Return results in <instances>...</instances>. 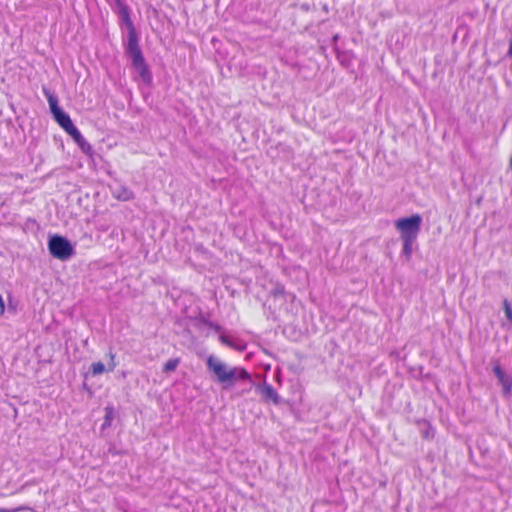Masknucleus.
I'll use <instances>...</instances> for the list:
<instances>
[{
    "label": "nucleus",
    "mask_w": 512,
    "mask_h": 512,
    "mask_svg": "<svg viewBox=\"0 0 512 512\" xmlns=\"http://www.w3.org/2000/svg\"><path fill=\"white\" fill-rule=\"evenodd\" d=\"M207 368L215 376L216 381L224 385V388L232 387L238 380H249L251 382L247 370L240 367H228L213 355H210L207 359Z\"/></svg>",
    "instance_id": "nucleus-1"
},
{
    "label": "nucleus",
    "mask_w": 512,
    "mask_h": 512,
    "mask_svg": "<svg viewBox=\"0 0 512 512\" xmlns=\"http://www.w3.org/2000/svg\"><path fill=\"white\" fill-rule=\"evenodd\" d=\"M127 53L131 57L132 65L138 71L143 82L150 83L152 76L139 47L138 37L134 28L129 29Z\"/></svg>",
    "instance_id": "nucleus-2"
},
{
    "label": "nucleus",
    "mask_w": 512,
    "mask_h": 512,
    "mask_svg": "<svg viewBox=\"0 0 512 512\" xmlns=\"http://www.w3.org/2000/svg\"><path fill=\"white\" fill-rule=\"evenodd\" d=\"M421 223V215L413 214L410 217L396 220L395 228L399 231L401 239H417L421 229Z\"/></svg>",
    "instance_id": "nucleus-3"
},
{
    "label": "nucleus",
    "mask_w": 512,
    "mask_h": 512,
    "mask_svg": "<svg viewBox=\"0 0 512 512\" xmlns=\"http://www.w3.org/2000/svg\"><path fill=\"white\" fill-rule=\"evenodd\" d=\"M48 249L50 254L59 260H67L74 254L71 243L63 236L53 235L49 238Z\"/></svg>",
    "instance_id": "nucleus-4"
},
{
    "label": "nucleus",
    "mask_w": 512,
    "mask_h": 512,
    "mask_svg": "<svg viewBox=\"0 0 512 512\" xmlns=\"http://www.w3.org/2000/svg\"><path fill=\"white\" fill-rule=\"evenodd\" d=\"M44 94L47 97L51 113L56 122L66 131L73 124L70 116L65 113L58 105V99L49 90L44 89Z\"/></svg>",
    "instance_id": "nucleus-5"
},
{
    "label": "nucleus",
    "mask_w": 512,
    "mask_h": 512,
    "mask_svg": "<svg viewBox=\"0 0 512 512\" xmlns=\"http://www.w3.org/2000/svg\"><path fill=\"white\" fill-rule=\"evenodd\" d=\"M494 374L497 377L499 383L502 385L504 395L508 396L512 389V378L506 374L500 365H495L493 368Z\"/></svg>",
    "instance_id": "nucleus-6"
},
{
    "label": "nucleus",
    "mask_w": 512,
    "mask_h": 512,
    "mask_svg": "<svg viewBox=\"0 0 512 512\" xmlns=\"http://www.w3.org/2000/svg\"><path fill=\"white\" fill-rule=\"evenodd\" d=\"M115 362V354L112 352L109 353V361L107 362V366H105L102 362H94L91 364L90 371L92 375L97 376L102 374L105 371L111 372L116 367Z\"/></svg>",
    "instance_id": "nucleus-7"
},
{
    "label": "nucleus",
    "mask_w": 512,
    "mask_h": 512,
    "mask_svg": "<svg viewBox=\"0 0 512 512\" xmlns=\"http://www.w3.org/2000/svg\"><path fill=\"white\" fill-rule=\"evenodd\" d=\"M257 389L264 400L272 401L276 405L279 404L280 397L272 385L264 383L263 385H259Z\"/></svg>",
    "instance_id": "nucleus-8"
},
{
    "label": "nucleus",
    "mask_w": 512,
    "mask_h": 512,
    "mask_svg": "<svg viewBox=\"0 0 512 512\" xmlns=\"http://www.w3.org/2000/svg\"><path fill=\"white\" fill-rule=\"evenodd\" d=\"M66 132L72 137V139L78 144L82 151L86 152L91 149L90 144L84 139L79 130L72 125L66 130Z\"/></svg>",
    "instance_id": "nucleus-9"
},
{
    "label": "nucleus",
    "mask_w": 512,
    "mask_h": 512,
    "mask_svg": "<svg viewBox=\"0 0 512 512\" xmlns=\"http://www.w3.org/2000/svg\"><path fill=\"white\" fill-rule=\"evenodd\" d=\"M114 5L118 8V12L120 14V16L122 17V19L125 21V23L131 28H134L133 27V24L131 22V19H130V15H129V9L128 7L125 5L124 1L123 0H112Z\"/></svg>",
    "instance_id": "nucleus-10"
},
{
    "label": "nucleus",
    "mask_w": 512,
    "mask_h": 512,
    "mask_svg": "<svg viewBox=\"0 0 512 512\" xmlns=\"http://www.w3.org/2000/svg\"><path fill=\"white\" fill-rule=\"evenodd\" d=\"M403 243L402 253L406 257L407 260L411 258L413 252V244L416 239H401Z\"/></svg>",
    "instance_id": "nucleus-11"
},
{
    "label": "nucleus",
    "mask_w": 512,
    "mask_h": 512,
    "mask_svg": "<svg viewBox=\"0 0 512 512\" xmlns=\"http://www.w3.org/2000/svg\"><path fill=\"white\" fill-rule=\"evenodd\" d=\"M114 418V409L113 407L107 406L105 408V417H104V423L102 425V428H106L111 426V422Z\"/></svg>",
    "instance_id": "nucleus-12"
},
{
    "label": "nucleus",
    "mask_w": 512,
    "mask_h": 512,
    "mask_svg": "<svg viewBox=\"0 0 512 512\" xmlns=\"http://www.w3.org/2000/svg\"><path fill=\"white\" fill-rule=\"evenodd\" d=\"M180 360L178 358L169 359L163 366V372L169 373L176 370Z\"/></svg>",
    "instance_id": "nucleus-13"
},
{
    "label": "nucleus",
    "mask_w": 512,
    "mask_h": 512,
    "mask_svg": "<svg viewBox=\"0 0 512 512\" xmlns=\"http://www.w3.org/2000/svg\"><path fill=\"white\" fill-rule=\"evenodd\" d=\"M24 510H31L30 507L28 506H18V507H15V508H0V512H20V511H24Z\"/></svg>",
    "instance_id": "nucleus-14"
},
{
    "label": "nucleus",
    "mask_w": 512,
    "mask_h": 512,
    "mask_svg": "<svg viewBox=\"0 0 512 512\" xmlns=\"http://www.w3.org/2000/svg\"><path fill=\"white\" fill-rule=\"evenodd\" d=\"M504 310L506 317L512 321V308L508 300H504Z\"/></svg>",
    "instance_id": "nucleus-15"
},
{
    "label": "nucleus",
    "mask_w": 512,
    "mask_h": 512,
    "mask_svg": "<svg viewBox=\"0 0 512 512\" xmlns=\"http://www.w3.org/2000/svg\"><path fill=\"white\" fill-rule=\"evenodd\" d=\"M133 197V193L130 190L124 189L122 194L118 195V198L121 200H130Z\"/></svg>",
    "instance_id": "nucleus-16"
},
{
    "label": "nucleus",
    "mask_w": 512,
    "mask_h": 512,
    "mask_svg": "<svg viewBox=\"0 0 512 512\" xmlns=\"http://www.w3.org/2000/svg\"><path fill=\"white\" fill-rule=\"evenodd\" d=\"M221 341L224 343V344H227L229 346H231V343L230 341L225 337V336H221Z\"/></svg>",
    "instance_id": "nucleus-17"
},
{
    "label": "nucleus",
    "mask_w": 512,
    "mask_h": 512,
    "mask_svg": "<svg viewBox=\"0 0 512 512\" xmlns=\"http://www.w3.org/2000/svg\"><path fill=\"white\" fill-rule=\"evenodd\" d=\"M201 321H202L204 324L208 325L209 327H214L213 323H211V322H209V321H207V320H205V319H201Z\"/></svg>",
    "instance_id": "nucleus-18"
}]
</instances>
